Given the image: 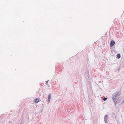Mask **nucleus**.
Segmentation results:
<instances>
[{
    "mask_svg": "<svg viewBox=\"0 0 124 124\" xmlns=\"http://www.w3.org/2000/svg\"><path fill=\"white\" fill-rule=\"evenodd\" d=\"M119 93V92H116L115 95L113 96V101H114V102L115 103V105H116V104H117V96L118 95V94Z\"/></svg>",
    "mask_w": 124,
    "mask_h": 124,
    "instance_id": "nucleus-1",
    "label": "nucleus"
},
{
    "mask_svg": "<svg viewBox=\"0 0 124 124\" xmlns=\"http://www.w3.org/2000/svg\"><path fill=\"white\" fill-rule=\"evenodd\" d=\"M108 116L106 115L104 117V120L105 123H108Z\"/></svg>",
    "mask_w": 124,
    "mask_h": 124,
    "instance_id": "nucleus-2",
    "label": "nucleus"
},
{
    "mask_svg": "<svg viewBox=\"0 0 124 124\" xmlns=\"http://www.w3.org/2000/svg\"><path fill=\"white\" fill-rule=\"evenodd\" d=\"M107 99V98L104 97L103 99V100L104 101H105Z\"/></svg>",
    "mask_w": 124,
    "mask_h": 124,
    "instance_id": "nucleus-7",
    "label": "nucleus"
},
{
    "mask_svg": "<svg viewBox=\"0 0 124 124\" xmlns=\"http://www.w3.org/2000/svg\"><path fill=\"white\" fill-rule=\"evenodd\" d=\"M49 81V80H48L47 81H46V83H48V82Z\"/></svg>",
    "mask_w": 124,
    "mask_h": 124,
    "instance_id": "nucleus-8",
    "label": "nucleus"
},
{
    "mask_svg": "<svg viewBox=\"0 0 124 124\" xmlns=\"http://www.w3.org/2000/svg\"><path fill=\"white\" fill-rule=\"evenodd\" d=\"M115 43V42L114 40L111 41V42L110 44V46L112 47L114 45Z\"/></svg>",
    "mask_w": 124,
    "mask_h": 124,
    "instance_id": "nucleus-3",
    "label": "nucleus"
},
{
    "mask_svg": "<svg viewBox=\"0 0 124 124\" xmlns=\"http://www.w3.org/2000/svg\"><path fill=\"white\" fill-rule=\"evenodd\" d=\"M48 102L49 103L50 101V99L51 98V94H50L48 95Z\"/></svg>",
    "mask_w": 124,
    "mask_h": 124,
    "instance_id": "nucleus-4",
    "label": "nucleus"
},
{
    "mask_svg": "<svg viewBox=\"0 0 124 124\" xmlns=\"http://www.w3.org/2000/svg\"><path fill=\"white\" fill-rule=\"evenodd\" d=\"M39 99H38V98L35 99L34 100V102L36 103H37L39 101Z\"/></svg>",
    "mask_w": 124,
    "mask_h": 124,
    "instance_id": "nucleus-5",
    "label": "nucleus"
},
{
    "mask_svg": "<svg viewBox=\"0 0 124 124\" xmlns=\"http://www.w3.org/2000/svg\"><path fill=\"white\" fill-rule=\"evenodd\" d=\"M117 57L118 59H119V58H120V57H121L120 54H118L117 55Z\"/></svg>",
    "mask_w": 124,
    "mask_h": 124,
    "instance_id": "nucleus-6",
    "label": "nucleus"
},
{
    "mask_svg": "<svg viewBox=\"0 0 124 124\" xmlns=\"http://www.w3.org/2000/svg\"><path fill=\"white\" fill-rule=\"evenodd\" d=\"M19 124H22L21 123Z\"/></svg>",
    "mask_w": 124,
    "mask_h": 124,
    "instance_id": "nucleus-9",
    "label": "nucleus"
}]
</instances>
